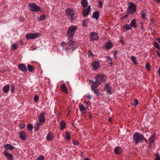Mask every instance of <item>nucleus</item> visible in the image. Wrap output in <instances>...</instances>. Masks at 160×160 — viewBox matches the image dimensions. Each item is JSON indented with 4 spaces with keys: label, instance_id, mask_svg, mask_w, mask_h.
<instances>
[{
    "label": "nucleus",
    "instance_id": "nucleus-58",
    "mask_svg": "<svg viewBox=\"0 0 160 160\" xmlns=\"http://www.w3.org/2000/svg\"><path fill=\"white\" fill-rule=\"evenodd\" d=\"M61 45L62 46H64V45H66V46H67L66 43H65V42H62Z\"/></svg>",
    "mask_w": 160,
    "mask_h": 160
},
{
    "label": "nucleus",
    "instance_id": "nucleus-36",
    "mask_svg": "<svg viewBox=\"0 0 160 160\" xmlns=\"http://www.w3.org/2000/svg\"><path fill=\"white\" fill-rule=\"evenodd\" d=\"M130 59L131 61L133 62V63L135 65H137L138 62H137L136 61V59L135 57L134 56H132L131 57Z\"/></svg>",
    "mask_w": 160,
    "mask_h": 160
},
{
    "label": "nucleus",
    "instance_id": "nucleus-46",
    "mask_svg": "<svg viewBox=\"0 0 160 160\" xmlns=\"http://www.w3.org/2000/svg\"><path fill=\"white\" fill-rule=\"evenodd\" d=\"M98 5L99 6V7L100 8H101L102 7V2L101 1H98Z\"/></svg>",
    "mask_w": 160,
    "mask_h": 160
},
{
    "label": "nucleus",
    "instance_id": "nucleus-15",
    "mask_svg": "<svg viewBox=\"0 0 160 160\" xmlns=\"http://www.w3.org/2000/svg\"><path fill=\"white\" fill-rule=\"evenodd\" d=\"M156 135L155 134L152 135L148 139V141H149L148 143L153 144L155 142V140L156 139Z\"/></svg>",
    "mask_w": 160,
    "mask_h": 160
},
{
    "label": "nucleus",
    "instance_id": "nucleus-40",
    "mask_svg": "<svg viewBox=\"0 0 160 160\" xmlns=\"http://www.w3.org/2000/svg\"><path fill=\"white\" fill-rule=\"evenodd\" d=\"M18 47V45L17 43L13 44L12 46V50H15Z\"/></svg>",
    "mask_w": 160,
    "mask_h": 160
},
{
    "label": "nucleus",
    "instance_id": "nucleus-29",
    "mask_svg": "<svg viewBox=\"0 0 160 160\" xmlns=\"http://www.w3.org/2000/svg\"><path fill=\"white\" fill-rule=\"evenodd\" d=\"M113 47V45L110 42H107L105 45V47L107 49H109Z\"/></svg>",
    "mask_w": 160,
    "mask_h": 160
},
{
    "label": "nucleus",
    "instance_id": "nucleus-48",
    "mask_svg": "<svg viewBox=\"0 0 160 160\" xmlns=\"http://www.w3.org/2000/svg\"><path fill=\"white\" fill-rule=\"evenodd\" d=\"M73 144L76 146H78L79 144L78 142L76 140H73Z\"/></svg>",
    "mask_w": 160,
    "mask_h": 160
},
{
    "label": "nucleus",
    "instance_id": "nucleus-8",
    "mask_svg": "<svg viewBox=\"0 0 160 160\" xmlns=\"http://www.w3.org/2000/svg\"><path fill=\"white\" fill-rule=\"evenodd\" d=\"M112 87L110 85V83L105 84V87L103 88V91H107L106 93L109 94L110 95L112 94Z\"/></svg>",
    "mask_w": 160,
    "mask_h": 160
},
{
    "label": "nucleus",
    "instance_id": "nucleus-62",
    "mask_svg": "<svg viewBox=\"0 0 160 160\" xmlns=\"http://www.w3.org/2000/svg\"><path fill=\"white\" fill-rule=\"evenodd\" d=\"M154 1L158 3H160V0H154Z\"/></svg>",
    "mask_w": 160,
    "mask_h": 160
},
{
    "label": "nucleus",
    "instance_id": "nucleus-11",
    "mask_svg": "<svg viewBox=\"0 0 160 160\" xmlns=\"http://www.w3.org/2000/svg\"><path fill=\"white\" fill-rule=\"evenodd\" d=\"M19 70L23 72H27L28 70L26 66L24 64L20 63L18 66Z\"/></svg>",
    "mask_w": 160,
    "mask_h": 160
},
{
    "label": "nucleus",
    "instance_id": "nucleus-3",
    "mask_svg": "<svg viewBox=\"0 0 160 160\" xmlns=\"http://www.w3.org/2000/svg\"><path fill=\"white\" fill-rule=\"evenodd\" d=\"M77 28V27L74 26L72 25L69 27L67 33L68 40H73L74 34Z\"/></svg>",
    "mask_w": 160,
    "mask_h": 160
},
{
    "label": "nucleus",
    "instance_id": "nucleus-23",
    "mask_svg": "<svg viewBox=\"0 0 160 160\" xmlns=\"http://www.w3.org/2000/svg\"><path fill=\"white\" fill-rule=\"evenodd\" d=\"M60 130H62L66 127V123L64 121H61L60 122Z\"/></svg>",
    "mask_w": 160,
    "mask_h": 160
},
{
    "label": "nucleus",
    "instance_id": "nucleus-50",
    "mask_svg": "<svg viewBox=\"0 0 160 160\" xmlns=\"http://www.w3.org/2000/svg\"><path fill=\"white\" fill-rule=\"evenodd\" d=\"M25 20V19L23 17H20L19 19V22L22 21V22H23Z\"/></svg>",
    "mask_w": 160,
    "mask_h": 160
},
{
    "label": "nucleus",
    "instance_id": "nucleus-19",
    "mask_svg": "<svg viewBox=\"0 0 160 160\" xmlns=\"http://www.w3.org/2000/svg\"><path fill=\"white\" fill-rule=\"evenodd\" d=\"M98 35V33L96 32H91L90 38L91 41H97L98 38L95 39L93 37L97 36Z\"/></svg>",
    "mask_w": 160,
    "mask_h": 160
},
{
    "label": "nucleus",
    "instance_id": "nucleus-38",
    "mask_svg": "<svg viewBox=\"0 0 160 160\" xmlns=\"http://www.w3.org/2000/svg\"><path fill=\"white\" fill-rule=\"evenodd\" d=\"M27 129L28 130H29L31 131H32V129L33 128V127L31 124H30V123L28 124L27 125Z\"/></svg>",
    "mask_w": 160,
    "mask_h": 160
},
{
    "label": "nucleus",
    "instance_id": "nucleus-24",
    "mask_svg": "<svg viewBox=\"0 0 160 160\" xmlns=\"http://www.w3.org/2000/svg\"><path fill=\"white\" fill-rule=\"evenodd\" d=\"M141 14L142 15V18L143 20H146L147 19L146 17V12L143 10H142L141 11Z\"/></svg>",
    "mask_w": 160,
    "mask_h": 160
},
{
    "label": "nucleus",
    "instance_id": "nucleus-31",
    "mask_svg": "<svg viewBox=\"0 0 160 160\" xmlns=\"http://www.w3.org/2000/svg\"><path fill=\"white\" fill-rule=\"evenodd\" d=\"M27 68L28 71L30 72H32L35 68L34 67L30 64L28 65Z\"/></svg>",
    "mask_w": 160,
    "mask_h": 160
},
{
    "label": "nucleus",
    "instance_id": "nucleus-17",
    "mask_svg": "<svg viewBox=\"0 0 160 160\" xmlns=\"http://www.w3.org/2000/svg\"><path fill=\"white\" fill-rule=\"evenodd\" d=\"M3 154L8 159L13 158L14 156L13 155L10 153H9L7 150H4L3 151Z\"/></svg>",
    "mask_w": 160,
    "mask_h": 160
},
{
    "label": "nucleus",
    "instance_id": "nucleus-59",
    "mask_svg": "<svg viewBox=\"0 0 160 160\" xmlns=\"http://www.w3.org/2000/svg\"><path fill=\"white\" fill-rule=\"evenodd\" d=\"M86 97L87 98L90 99H91V97L89 95H88L86 96Z\"/></svg>",
    "mask_w": 160,
    "mask_h": 160
},
{
    "label": "nucleus",
    "instance_id": "nucleus-54",
    "mask_svg": "<svg viewBox=\"0 0 160 160\" xmlns=\"http://www.w3.org/2000/svg\"><path fill=\"white\" fill-rule=\"evenodd\" d=\"M129 14H128V13H127V14L125 16H124L122 18H121V19L122 20V19H124V18H125L127 17L128 16V15Z\"/></svg>",
    "mask_w": 160,
    "mask_h": 160
},
{
    "label": "nucleus",
    "instance_id": "nucleus-13",
    "mask_svg": "<svg viewBox=\"0 0 160 160\" xmlns=\"http://www.w3.org/2000/svg\"><path fill=\"white\" fill-rule=\"evenodd\" d=\"M19 136L20 139L23 140L26 139V132L25 131H21L19 133Z\"/></svg>",
    "mask_w": 160,
    "mask_h": 160
},
{
    "label": "nucleus",
    "instance_id": "nucleus-45",
    "mask_svg": "<svg viewBox=\"0 0 160 160\" xmlns=\"http://www.w3.org/2000/svg\"><path fill=\"white\" fill-rule=\"evenodd\" d=\"M39 97L38 95H35L34 97V100L35 102H37L39 100Z\"/></svg>",
    "mask_w": 160,
    "mask_h": 160
},
{
    "label": "nucleus",
    "instance_id": "nucleus-35",
    "mask_svg": "<svg viewBox=\"0 0 160 160\" xmlns=\"http://www.w3.org/2000/svg\"><path fill=\"white\" fill-rule=\"evenodd\" d=\"M96 88H92V90L94 92L95 94H96L97 96H98L100 94V93L98 90L96 89Z\"/></svg>",
    "mask_w": 160,
    "mask_h": 160
},
{
    "label": "nucleus",
    "instance_id": "nucleus-5",
    "mask_svg": "<svg viewBox=\"0 0 160 160\" xmlns=\"http://www.w3.org/2000/svg\"><path fill=\"white\" fill-rule=\"evenodd\" d=\"M128 7L127 10V12L128 14H133L136 11L137 7L135 4L130 2L128 4Z\"/></svg>",
    "mask_w": 160,
    "mask_h": 160
},
{
    "label": "nucleus",
    "instance_id": "nucleus-57",
    "mask_svg": "<svg viewBox=\"0 0 160 160\" xmlns=\"http://www.w3.org/2000/svg\"><path fill=\"white\" fill-rule=\"evenodd\" d=\"M149 145L148 146V150H149L150 148L151 147L152 145V144L151 143H149Z\"/></svg>",
    "mask_w": 160,
    "mask_h": 160
},
{
    "label": "nucleus",
    "instance_id": "nucleus-52",
    "mask_svg": "<svg viewBox=\"0 0 160 160\" xmlns=\"http://www.w3.org/2000/svg\"><path fill=\"white\" fill-rule=\"evenodd\" d=\"M106 58L108 62L112 61V59L110 57L108 56L106 57Z\"/></svg>",
    "mask_w": 160,
    "mask_h": 160
},
{
    "label": "nucleus",
    "instance_id": "nucleus-26",
    "mask_svg": "<svg viewBox=\"0 0 160 160\" xmlns=\"http://www.w3.org/2000/svg\"><path fill=\"white\" fill-rule=\"evenodd\" d=\"M99 17V13L98 11H96L93 13L92 17L97 20Z\"/></svg>",
    "mask_w": 160,
    "mask_h": 160
},
{
    "label": "nucleus",
    "instance_id": "nucleus-9",
    "mask_svg": "<svg viewBox=\"0 0 160 160\" xmlns=\"http://www.w3.org/2000/svg\"><path fill=\"white\" fill-rule=\"evenodd\" d=\"M39 35V33L27 34L26 35V38L27 39H35L38 38Z\"/></svg>",
    "mask_w": 160,
    "mask_h": 160
},
{
    "label": "nucleus",
    "instance_id": "nucleus-25",
    "mask_svg": "<svg viewBox=\"0 0 160 160\" xmlns=\"http://www.w3.org/2000/svg\"><path fill=\"white\" fill-rule=\"evenodd\" d=\"M79 108L80 111L84 114L86 112V108L82 105H80L79 106Z\"/></svg>",
    "mask_w": 160,
    "mask_h": 160
},
{
    "label": "nucleus",
    "instance_id": "nucleus-16",
    "mask_svg": "<svg viewBox=\"0 0 160 160\" xmlns=\"http://www.w3.org/2000/svg\"><path fill=\"white\" fill-rule=\"evenodd\" d=\"M122 151V149L120 147L117 146L114 149V152L116 154H120Z\"/></svg>",
    "mask_w": 160,
    "mask_h": 160
},
{
    "label": "nucleus",
    "instance_id": "nucleus-64",
    "mask_svg": "<svg viewBox=\"0 0 160 160\" xmlns=\"http://www.w3.org/2000/svg\"><path fill=\"white\" fill-rule=\"evenodd\" d=\"M158 73L159 74V76H160V68L158 69Z\"/></svg>",
    "mask_w": 160,
    "mask_h": 160
},
{
    "label": "nucleus",
    "instance_id": "nucleus-60",
    "mask_svg": "<svg viewBox=\"0 0 160 160\" xmlns=\"http://www.w3.org/2000/svg\"><path fill=\"white\" fill-rule=\"evenodd\" d=\"M120 42L122 43V45H124V41L123 40H120Z\"/></svg>",
    "mask_w": 160,
    "mask_h": 160
},
{
    "label": "nucleus",
    "instance_id": "nucleus-39",
    "mask_svg": "<svg viewBox=\"0 0 160 160\" xmlns=\"http://www.w3.org/2000/svg\"><path fill=\"white\" fill-rule=\"evenodd\" d=\"M46 18V16L45 15H42L39 18L38 21H41L42 20H44Z\"/></svg>",
    "mask_w": 160,
    "mask_h": 160
},
{
    "label": "nucleus",
    "instance_id": "nucleus-2",
    "mask_svg": "<svg viewBox=\"0 0 160 160\" xmlns=\"http://www.w3.org/2000/svg\"><path fill=\"white\" fill-rule=\"evenodd\" d=\"M68 40V41L66 43L67 48L68 52H72L78 47V44L76 41L73 40Z\"/></svg>",
    "mask_w": 160,
    "mask_h": 160
},
{
    "label": "nucleus",
    "instance_id": "nucleus-56",
    "mask_svg": "<svg viewBox=\"0 0 160 160\" xmlns=\"http://www.w3.org/2000/svg\"><path fill=\"white\" fill-rule=\"evenodd\" d=\"M89 54V56H91V55L93 56V54L91 52V51L90 50L88 51Z\"/></svg>",
    "mask_w": 160,
    "mask_h": 160
},
{
    "label": "nucleus",
    "instance_id": "nucleus-44",
    "mask_svg": "<svg viewBox=\"0 0 160 160\" xmlns=\"http://www.w3.org/2000/svg\"><path fill=\"white\" fill-rule=\"evenodd\" d=\"M44 156L41 155L39 156L37 158L36 160H44Z\"/></svg>",
    "mask_w": 160,
    "mask_h": 160
},
{
    "label": "nucleus",
    "instance_id": "nucleus-12",
    "mask_svg": "<svg viewBox=\"0 0 160 160\" xmlns=\"http://www.w3.org/2000/svg\"><path fill=\"white\" fill-rule=\"evenodd\" d=\"M92 66L93 67V69L94 70L98 69L99 67V63L98 62L95 61L92 63Z\"/></svg>",
    "mask_w": 160,
    "mask_h": 160
},
{
    "label": "nucleus",
    "instance_id": "nucleus-51",
    "mask_svg": "<svg viewBox=\"0 0 160 160\" xmlns=\"http://www.w3.org/2000/svg\"><path fill=\"white\" fill-rule=\"evenodd\" d=\"M118 52L117 50H116L114 53V57L115 58H117V55L118 54Z\"/></svg>",
    "mask_w": 160,
    "mask_h": 160
},
{
    "label": "nucleus",
    "instance_id": "nucleus-27",
    "mask_svg": "<svg viewBox=\"0 0 160 160\" xmlns=\"http://www.w3.org/2000/svg\"><path fill=\"white\" fill-rule=\"evenodd\" d=\"M95 81L94 82L92 81V80H90V82L92 83V84L91 86V88H97L98 86V85L97 82V81L96 79H95Z\"/></svg>",
    "mask_w": 160,
    "mask_h": 160
},
{
    "label": "nucleus",
    "instance_id": "nucleus-42",
    "mask_svg": "<svg viewBox=\"0 0 160 160\" xmlns=\"http://www.w3.org/2000/svg\"><path fill=\"white\" fill-rule=\"evenodd\" d=\"M65 137L67 140H69L70 139V135L69 133L68 132L66 133Z\"/></svg>",
    "mask_w": 160,
    "mask_h": 160
},
{
    "label": "nucleus",
    "instance_id": "nucleus-34",
    "mask_svg": "<svg viewBox=\"0 0 160 160\" xmlns=\"http://www.w3.org/2000/svg\"><path fill=\"white\" fill-rule=\"evenodd\" d=\"M61 90L64 92L66 93H68L67 89L66 87L65 86L64 84H62L61 86Z\"/></svg>",
    "mask_w": 160,
    "mask_h": 160
},
{
    "label": "nucleus",
    "instance_id": "nucleus-55",
    "mask_svg": "<svg viewBox=\"0 0 160 160\" xmlns=\"http://www.w3.org/2000/svg\"><path fill=\"white\" fill-rule=\"evenodd\" d=\"M153 19L152 18L150 20V24H154V21H153Z\"/></svg>",
    "mask_w": 160,
    "mask_h": 160
},
{
    "label": "nucleus",
    "instance_id": "nucleus-28",
    "mask_svg": "<svg viewBox=\"0 0 160 160\" xmlns=\"http://www.w3.org/2000/svg\"><path fill=\"white\" fill-rule=\"evenodd\" d=\"M123 29L127 30H131L132 28L131 26L130 25L128 24H125L123 25Z\"/></svg>",
    "mask_w": 160,
    "mask_h": 160
},
{
    "label": "nucleus",
    "instance_id": "nucleus-32",
    "mask_svg": "<svg viewBox=\"0 0 160 160\" xmlns=\"http://www.w3.org/2000/svg\"><path fill=\"white\" fill-rule=\"evenodd\" d=\"M89 19H87L83 20L82 21V25L84 27H87L88 25V21Z\"/></svg>",
    "mask_w": 160,
    "mask_h": 160
},
{
    "label": "nucleus",
    "instance_id": "nucleus-61",
    "mask_svg": "<svg viewBox=\"0 0 160 160\" xmlns=\"http://www.w3.org/2000/svg\"><path fill=\"white\" fill-rule=\"evenodd\" d=\"M141 28L142 30H144V28H143V27L142 23H141Z\"/></svg>",
    "mask_w": 160,
    "mask_h": 160
},
{
    "label": "nucleus",
    "instance_id": "nucleus-33",
    "mask_svg": "<svg viewBox=\"0 0 160 160\" xmlns=\"http://www.w3.org/2000/svg\"><path fill=\"white\" fill-rule=\"evenodd\" d=\"M81 4L84 8H86L88 6V2L87 0H82L81 2Z\"/></svg>",
    "mask_w": 160,
    "mask_h": 160
},
{
    "label": "nucleus",
    "instance_id": "nucleus-22",
    "mask_svg": "<svg viewBox=\"0 0 160 160\" xmlns=\"http://www.w3.org/2000/svg\"><path fill=\"white\" fill-rule=\"evenodd\" d=\"M131 27H133L134 28H136L137 27V26L136 23V20L135 19H133L131 22L130 24Z\"/></svg>",
    "mask_w": 160,
    "mask_h": 160
},
{
    "label": "nucleus",
    "instance_id": "nucleus-20",
    "mask_svg": "<svg viewBox=\"0 0 160 160\" xmlns=\"http://www.w3.org/2000/svg\"><path fill=\"white\" fill-rule=\"evenodd\" d=\"M4 147L7 149L12 150L14 148V147L9 144H6L4 145Z\"/></svg>",
    "mask_w": 160,
    "mask_h": 160
},
{
    "label": "nucleus",
    "instance_id": "nucleus-37",
    "mask_svg": "<svg viewBox=\"0 0 160 160\" xmlns=\"http://www.w3.org/2000/svg\"><path fill=\"white\" fill-rule=\"evenodd\" d=\"M138 101L137 99H134V102L131 103V105L134 106H136L138 104Z\"/></svg>",
    "mask_w": 160,
    "mask_h": 160
},
{
    "label": "nucleus",
    "instance_id": "nucleus-63",
    "mask_svg": "<svg viewBox=\"0 0 160 160\" xmlns=\"http://www.w3.org/2000/svg\"><path fill=\"white\" fill-rule=\"evenodd\" d=\"M157 40L158 42L160 44V38H158Z\"/></svg>",
    "mask_w": 160,
    "mask_h": 160
},
{
    "label": "nucleus",
    "instance_id": "nucleus-53",
    "mask_svg": "<svg viewBox=\"0 0 160 160\" xmlns=\"http://www.w3.org/2000/svg\"><path fill=\"white\" fill-rule=\"evenodd\" d=\"M153 45L155 47L157 48V47L159 45L157 42H156L154 43Z\"/></svg>",
    "mask_w": 160,
    "mask_h": 160
},
{
    "label": "nucleus",
    "instance_id": "nucleus-21",
    "mask_svg": "<svg viewBox=\"0 0 160 160\" xmlns=\"http://www.w3.org/2000/svg\"><path fill=\"white\" fill-rule=\"evenodd\" d=\"M9 90V84H7L4 86L2 89L3 91L4 92L7 93H8Z\"/></svg>",
    "mask_w": 160,
    "mask_h": 160
},
{
    "label": "nucleus",
    "instance_id": "nucleus-18",
    "mask_svg": "<svg viewBox=\"0 0 160 160\" xmlns=\"http://www.w3.org/2000/svg\"><path fill=\"white\" fill-rule=\"evenodd\" d=\"M54 137L53 134L51 132L49 133L47 136L46 139L48 141H52Z\"/></svg>",
    "mask_w": 160,
    "mask_h": 160
},
{
    "label": "nucleus",
    "instance_id": "nucleus-30",
    "mask_svg": "<svg viewBox=\"0 0 160 160\" xmlns=\"http://www.w3.org/2000/svg\"><path fill=\"white\" fill-rule=\"evenodd\" d=\"M42 124L40 123L39 122H36L35 124V126L34 127L35 131H38L39 130L40 126Z\"/></svg>",
    "mask_w": 160,
    "mask_h": 160
},
{
    "label": "nucleus",
    "instance_id": "nucleus-7",
    "mask_svg": "<svg viewBox=\"0 0 160 160\" xmlns=\"http://www.w3.org/2000/svg\"><path fill=\"white\" fill-rule=\"evenodd\" d=\"M28 7H29L30 10L32 12H37L40 10V8L33 3H29Z\"/></svg>",
    "mask_w": 160,
    "mask_h": 160
},
{
    "label": "nucleus",
    "instance_id": "nucleus-49",
    "mask_svg": "<svg viewBox=\"0 0 160 160\" xmlns=\"http://www.w3.org/2000/svg\"><path fill=\"white\" fill-rule=\"evenodd\" d=\"M145 68L148 71H149L150 70V65L147 63L145 65Z\"/></svg>",
    "mask_w": 160,
    "mask_h": 160
},
{
    "label": "nucleus",
    "instance_id": "nucleus-4",
    "mask_svg": "<svg viewBox=\"0 0 160 160\" xmlns=\"http://www.w3.org/2000/svg\"><path fill=\"white\" fill-rule=\"evenodd\" d=\"M96 79L98 85L99 86L102 82H104L106 81L107 78L106 75L104 74L98 73L95 78Z\"/></svg>",
    "mask_w": 160,
    "mask_h": 160
},
{
    "label": "nucleus",
    "instance_id": "nucleus-47",
    "mask_svg": "<svg viewBox=\"0 0 160 160\" xmlns=\"http://www.w3.org/2000/svg\"><path fill=\"white\" fill-rule=\"evenodd\" d=\"M25 126V125L23 123H21L19 125V127L20 129H22Z\"/></svg>",
    "mask_w": 160,
    "mask_h": 160
},
{
    "label": "nucleus",
    "instance_id": "nucleus-1",
    "mask_svg": "<svg viewBox=\"0 0 160 160\" xmlns=\"http://www.w3.org/2000/svg\"><path fill=\"white\" fill-rule=\"evenodd\" d=\"M132 138L133 141L135 144H137L139 143H142L145 139L143 135L138 132L134 134Z\"/></svg>",
    "mask_w": 160,
    "mask_h": 160
},
{
    "label": "nucleus",
    "instance_id": "nucleus-14",
    "mask_svg": "<svg viewBox=\"0 0 160 160\" xmlns=\"http://www.w3.org/2000/svg\"><path fill=\"white\" fill-rule=\"evenodd\" d=\"M90 8L91 6H89L87 8L84 10L83 12V15L84 17H85L89 14V13L90 11Z\"/></svg>",
    "mask_w": 160,
    "mask_h": 160
},
{
    "label": "nucleus",
    "instance_id": "nucleus-41",
    "mask_svg": "<svg viewBox=\"0 0 160 160\" xmlns=\"http://www.w3.org/2000/svg\"><path fill=\"white\" fill-rule=\"evenodd\" d=\"M155 158L154 160H160V155L158 153H156L155 154Z\"/></svg>",
    "mask_w": 160,
    "mask_h": 160
},
{
    "label": "nucleus",
    "instance_id": "nucleus-43",
    "mask_svg": "<svg viewBox=\"0 0 160 160\" xmlns=\"http://www.w3.org/2000/svg\"><path fill=\"white\" fill-rule=\"evenodd\" d=\"M11 91L12 92H13L15 90V85L14 84L12 83L11 85Z\"/></svg>",
    "mask_w": 160,
    "mask_h": 160
},
{
    "label": "nucleus",
    "instance_id": "nucleus-10",
    "mask_svg": "<svg viewBox=\"0 0 160 160\" xmlns=\"http://www.w3.org/2000/svg\"><path fill=\"white\" fill-rule=\"evenodd\" d=\"M46 113L43 112L40 114L38 118V120L40 123L43 124L45 122V116Z\"/></svg>",
    "mask_w": 160,
    "mask_h": 160
},
{
    "label": "nucleus",
    "instance_id": "nucleus-6",
    "mask_svg": "<svg viewBox=\"0 0 160 160\" xmlns=\"http://www.w3.org/2000/svg\"><path fill=\"white\" fill-rule=\"evenodd\" d=\"M66 15L69 17L71 21L74 20L75 16L74 11L70 8L66 9L65 11Z\"/></svg>",
    "mask_w": 160,
    "mask_h": 160
}]
</instances>
